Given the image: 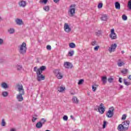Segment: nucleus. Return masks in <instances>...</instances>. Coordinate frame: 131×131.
Returning a JSON list of instances; mask_svg holds the SVG:
<instances>
[{"label":"nucleus","instance_id":"obj_1","mask_svg":"<svg viewBox=\"0 0 131 131\" xmlns=\"http://www.w3.org/2000/svg\"><path fill=\"white\" fill-rule=\"evenodd\" d=\"M17 92H19V94L16 95V99L18 102H22L24 100L22 96L25 94V91L22 84H17Z\"/></svg>","mask_w":131,"mask_h":131},{"label":"nucleus","instance_id":"obj_2","mask_svg":"<svg viewBox=\"0 0 131 131\" xmlns=\"http://www.w3.org/2000/svg\"><path fill=\"white\" fill-rule=\"evenodd\" d=\"M129 126V121L126 120L122 123L121 124H119L118 126V130L119 131H125L128 129Z\"/></svg>","mask_w":131,"mask_h":131},{"label":"nucleus","instance_id":"obj_3","mask_svg":"<svg viewBox=\"0 0 131 131\" xmlns=\"http://www.w3.org/2000/svg\"><path fill=\"white\" fill-rule=\"evenodd\" d=\"M18 50L20 54L24 55L26 54V51L27 50V47H26V43L23 42L21 45L18 46Z\"/></svg>","mask_w":131,"mask_h":131},{"label":"nucleus","instance_id":"obj_4","mask_svg":"<svg viewBox=\"0 0 131 131\" xmlns=\"http://www.w3.org/2000/svg\"><path fill=\"white\" fill-rule=\"evenodd\" d=\"M75 7H76V5L73 4L70 6V9L69 10V14L71 17H73L74 16L75 14Z\"/></svg>","mask_w":131,"mask_h":131},{"label":"nucleus","instance_id":"obj_5","mask_svg":"<svg viewBox=\"0 0 131 131\" xmlns=\"http://www.w3.org/2000/svg\"><path fill=\"white\" fill-rule=\"evenodd\" d=\"M114 110L115 109L113 106H112L109 108V110L106 113V116L108 117V118H111L112 117H113V116L114 115Z\"/></svg>","mask_w":131,"mask_h":131},{"label":"nucleus","instance_id":"obj_6","mask_svg":"<svg viewBox=\"0 0 131 131\" xmlns=\"http://www.w3.org/2000/svg\"><path fill=\"white\" fill-rule=\"evenodd\" d=\"M114 29H112L111 30V34H110V37L111 39H116L117 38V36L116 35V33L114 32Z\"/></svg>","mask_w":131,"mask_h":131},{"label":"nucleus","instance_id":"obj_7","mask_svg":"<svg viewBox=\"0 0 131 131\" xmlns=\"http://www.w3.org/2000/svg\"><path fill=\"white\" fill-rule=\"evenodd\" d=\"M54 73L56 76L57 78L58 79H62L63 78V75L61 74V72H60V70H55L54 71Z\"/></svg>","mask_w":131,"mask_h":131},{"label":"nucleus","instance_id":"obj_8","mask_svg":"<svg viewBox=\"0 0 131 131\" xmlns=\"http://www.w3.org/2000/svg\"><path fill=\"white\" fill-rule=\"evenodd\" d=\"M105 106H104V104L101 103L98 107V111L100 114H104L105 112Z\"/></svg>","mask_w":131,"mask_h":131},{"label":"nucleus","instance_id":"obj_9","mask_svg":"<svg viewBox=\"0 0 131 131\" xmlns=\"http://www.w3.org/2000/svg\"><path fill=\"white\" fill-rule=\"evenodd\" d=\"M116 48H117V45L116 43H114L111 45V47L108 48V51L110 53H112V52H115V50H116Z\"/></svg>","mask_w":131,"mask_h":131},{"label":"nucleus","instance_id":"obj_10","mask_svg":"<svg viewBox=\"0 0 131 131\" xmlns=\"http://www.w3.org/2000/svg\"><path fill=\"white\" fill-rule=\"evenodd\" d=\"M63 66L64 67H65V68H67L68 69H69L72 68L73 65L70 62L67 61L64 62Z\"/></svg>","mask_w":131,"mask_h":131},{"label":"nucleus","instance_id":"obj_11","mask_svg":"<svg viewBox=\"0 0 131 131\" xmlns=\"http://www.w3.org/2000/svg\"><path fill=\"white\" fill-rule=\"evenodd\" d=\"M64 29L66 32H70L71 31V29H70L69 25L67 23L64 24Z\"/></svg>","mask_w":131,"mask_h":131},{"label":"nucleus","instance_id":"obj_12","mask_svg":"<svg viewBox=\"0 0 131 131\" xmlns=\"http://www.w3.org/2000/svg\"><path fill=\"white\" fill-rule=\"evenodd\" d=\"M1 88L4 89V90H7V89H9V85L6 82H3L1 84Z\"/></svg>","mask_w":131,"mask_h":131},{"label":"nucleus","instance_id":"obj_13","mask_svg":"<svg viewBox=\"0 0 131 131\" xmlns=\"http://www.w3.org/2000/svg\"><path fill=\"white\" fill-rule=\"evenodd\" d=\"M37 80L38 81L45 80V76L43 75H37Z\"/></svg>","mask_w":131,"mask_h":131},{"label":"nucleus","instance_id":"obj_14","mask_svg":"<svg viewBox=\"0 0 131 131\" xmlns=\"http://www.w3.org/2000/svg\"><path fill=\"white\" fill-rule=\"evenodd\" d=\"M101 21H107L108 20V15L107 14H102L100 17Z\"/></svg>","mask_w":131,"mask_h":131},{"label":"nucleus","instance_id":"obj_15","mask_svg":"<svg viewBox=\"0 0 131 131\" xmlns=\"http://www.w3.org/2000/svg\"><path fill=\"white\" fill-rule=\"evenodd\" d=\"M15 21L17 25H23V21L21 19L16 18Z\"/></svg>","mask_w":131,"mask_h":131},{"label":"nucleus","instance_id":"obj_16","mask_svg":"<svg viewBox=\"0 0 131 131\" xmlns=\"http://www.w3.org/2000/svg\"><path fill=\"white\" fill-rule=\"evenodd\" d=\"M18 5L20 7L25 8V7H26V2L21 1V2H19Z\"/></svg>","mask_w":131,"mask_h":131},{"label":"nucleus","instance_id":"obj_17","mask_svg":"<svg viewBox=\"0 0 131 131\" xmlns=\"http://www.w3.org/2000/svg\"><path fill=\"white\" fill-rule=\"evenodd\" d=\"M73 103L74 104H78L79 103V100L77 99V97L74 96L72 98Z\"/></svg>","mask_w":131,"mask_h":131},{"label":"nucleus","instance_id":"obj_18","mask_svg":"<svg viewBox=\"0 0 131 131\" xmlns=\"http://www.w3.org/2000/svg\"><path fill=\"white\" fill-rule=\"evenodd\" d=\"M36 127L37 128H41L42 127V123H41V122H38L36 124Z\"/></svg>","mask_w":131,"mask_h":131},{"label":"nucleus","instance_id":"obj_19","mask_svg":"<svg viewBox=\"0 0 131 131\" xmlns=\"http://www.w3.org/2000/svg\"><path fill=\"white\" fill-rule=\"evenodd\" d=\"M115 8L117 10H120V4L117 2L115 4Z\"/></svg>","mask_w":131,"mask_h":131},{"label":"nucleus","instance_id":"obj_20","mask_svg":"<svg viewBox=\"0 0 131 131\" xmlns=\"http://www.w3.org/2000/svg\"><path fill=\"white\" fill-rule=\"evenodd\" d=\"M8 32H9L10 34H13L15 33V29H14V28H10L8 30Z\"/></svg>","mask_w":131,"mask_h":131},{"label":"nucleus","instance_id":"obj_21","mask_svg":"<svg viewBox=\"0 0 131 131\" xmlns=\"http://www.w3.org/2000/svg\"><path fill=\"white\" fill-rule=\"evenodd\" d=\"M123 80H124V83L125 85H127V86L130 85V84H131L130 82L126 81V79H124Z\"/></svg>","mask_w":131,"mask_h":131},{"label":"nucleus","instance_id":"obj_22","mask_svg":"<svg viewBox=\"0 0 131 131\" xmlns=\"http://www.w3.org/2000/svg\"><path fill=\"white\" fill-rule=\"evenodd\" d=\"M102 81L103 82V83H106V82H107V77L106 76L102 77Z\"/></svg>","mask_w":131,"mask_h":131},{"label":"nucleus","instance_id":"obj_23","mask_svg":"<svg viewBox=\"0 0 131 131\" xmlns=\"http://www.w3.org/2000/svg\"><path fill=\"white\" fill-rule=\"evenodd\" d=\"M64 90H65V87L60 86L58 88V91L60 93H61V92H63V91H64Z\"/></svg>","mask_w":131,"mask_h":131},{"label":"nucleus","instance_id":"obj_24","mask_svg":"<svg viewBox=\"0 0 131 131\" xmlns=\"http://www.w3.org/2000/svg\"><path fill=\"white\" fill-rule=\"evenodd\" d=\"M74 55V51H71L69 52L68 53V56L69 57H72Z\"/></svg>","mask_w":131,"mask_h":131},{"label":"nucleus","instance_id":"obj_25","mask_svg":"<svg viewBox=\"0 0 131 131\" xmlns=\"http://www.w3.org/2000/svg\"><path fill=\"white\" fill-rule=\"evenodd\" d=\"M128 71V70H127L126 69H124L123 70L121 71V72L123 74H126V73H127Z\"/></svg>","mask_w":131,"mask_h":131},{"label":"nucleus","instance_id":"obj_26","mask_svg":"<svg viewBox=\"0 0 131 131\" xmlns=\"http://www.w3.org/2000/svg\"><path fill=\"white\" fill-rule=\"evenodd\" d=\"M39 69H40V71H45V70L47 69V67L45 66H42L40 67V68H39Z\"/></svg>","mask_w":131,"mask_h":131},{"label":"nucleus","instance_id":"obj_27","mask_svg":"<svg viewBox=\"0 0 131 131\" xmlns=\"http://www.w3.org/2000/svg\"><path fill=\"white\" fill-rule=\"evenodd\" d=\"M95 33L97 36H100L102 33V31L100 30L96 31Z\"/></svg>","mask_w":131,"mask_h":131},{"label":"nucleus","instance_id":"obj_28","mask_svg":"<svg viewBox=\"0 0 131 131\" xmlns=\"http://www.w3.org/2000/svg\"><path fill=\"white\" fill-rule=\"evenodd\" d=\"M69 47L70 48H71V49H73L75 48V43L72 42L69 44Z\"/></svg>","mask_w":131,"mask_h":131},{"label":"nucleus","instance_id":"obj_29","mask_svg":"<svg viewBox=\"0 0 131 131\" xmlns=\"http://www.w3.org/2000/svg\"><path fill=\"white\" fill-rule=\"evenodd\" d=\"M43 10L46 11V12H49L50 11V7L48 6H45L43 7Z\"/></svg>","mask_w":131,"mask_h":131},{"label":"nucleus","instance_id":"obj_30","mask_svg":"<svg viewBox=\"0 0 131 131\" xmlns=\"http://www.w3.org/2000/svg\"><path fill=\"white\" fill-rule=\"evenodd\" d=\"M124 62L123 61H122L121 62H117V65L119 67H121V66H123L124 65Z\"/></svg>","mask_w":131,"mask_h":131},{"label":"nucleus","instance_id":"obj_31","mask_svg":"<svg viewBox=\"0 0 131 131\" xmlns=\"http://www.w3.org/2000/svg\"><path fill=\"white\" fill-rule=\"evenodd\" d=\"M16 68L18 71H21V70H22V66L17 65L16 66Z\"/></svg>","mask_w":131,"mask_h":131},{"label":"nucleus","instance_id":"obj_32","mask_svg":"<svg viewBox=\"0 0 131 131\" xmlns=\"http://www.w3.org/2000/svg\"><path fill=\"white\" fill-rule=\"evenodd\" d=\"M122 19L124 21H126V20H127V16L126 15H125V14H124L122 16Z\"/></svg>","mask_w":131,"mask_h":131},{"label":"nucleus","instance_id":"obj_33","mask_svg":"<svg viewBox=\"0 0 131 131\" xmlns=\"http://www.w3.org/2000/svg\"><path fill=\"white\" fill-rule=\"evenodd\" d=\"M8 95H9L8 92L5 91L2 93V96H3V97H7Z\"/></svg>","mask_w":131,"mask_h":131},{"label":"nucleus","instance_id":"obj_34","mask_svg":"<svg viewBox=\"0 0 131 131\" xmlns=\"http://www.w3.org/2000/svg\"><path fill=\"white\" fill-rule=\"evenodd\" d=\"M1 125L2 126H6V121H5L4 119H3L2 120Z\"/></svg>","mask_w":131,"mask_h":131},{"label":"nucleus","instance_id":"obj_35","mask_svg":"<svg viewBox=\"0 0 131 131\" xmlns=\"http://www.w3.org/2000/svg\"><path fill=\"white\" fill-rule=\"evenodd\" d=\"M42 71H40L39 69H38L37 71V75H41V73H42Z\"/></svg>","mask_w":131,"mask_h":131},{"label":"nucleus","instance_id":"obj_36","mask_svg":"<svg viewBox=\"0 0 131 131\" xmlns=\"http://www.w3.org/2000/svg\"><path fill=\"white\" fill-rule=\"evenodd\" d=\"M96 90H97V85L95 84V85H92V90L94 92H96Z\"/></svg>","mask_w":131,"mask_h":131},{"label":"nucleus","instance_id":"obj_37","mask_svg":"<svg viewBox=\"0 0 131 131\" xmlns=\"http://www.w3.org/2000/svg\"><path fill=\"white\" fill-rule=\"evenodd\" d=\"M47 122V120L45 118H42L41 119V123L42 124H45V123Z\"/></svg>","mask_w":131,"mask_h":131},{"label":"nucleus","instance_id":"obj_38","mask_svg":"<svg viewBox=\"0 0 131 131\" xmlns=\"http://www.w3.org/2000/svg\"><path fill=\"white\" fill-rule=\"evenodd\" d=\"M98 9H101V8H103V3H99L98 5Z\"/></svg>","mask_w":131,"mask_h":131},{"label":"nucleus","instance_id":"obj_39","mask_svg":"<svg viewBox=\"0 0 131 131\" xmlns=\"http://www.w3.org/2000/svg\"><path fill=\"white\" fill-rule=\"evenodd\" d=\"M113 78H108V79H107V81L108 82H110V83H112V82H113Z\"/></svg>","mask_w":131,"mask_h":131},{"label":"nucleus","instance_id":"obj_40","mask_svg":"<svg viewBox=\"0 0 131 131\" xmlns=\"http://www.w3.org/2000/svg\"><path fill=\"white\" fill-rule=\"evenodd\" d=\"M126 118V115L125 114L123 115L121 118L122 120H125Z\"/></svg>","mask_w":131,"mask_h":131},{"label":"nucleus","instance_id":"obj_41","mask_svg":"<svg viewBox=\"0 0 131 131\" xmlns=\"http://www.w3.org/2000/svg\"><path fill=\"white\" fill-rule=\"evenodd\" d=\"M63 119L64 121H67L68 120V117L67 116H64L63 117Z\"/></svg>","mask_w":131,"mask_h":131},{"label":"nucleus","instance_id":"obj_42","mask_svg":"<svg viewBox=\"0 0 131 131\" xmlns=\"http://www.w3.org/2000/svg\"><path fill=\"white\" fill-rule=\"evenodd\" d=\"M128 7L130 10H131V0H130L128 3Z\"/></svg>","mask_w":131,"mask_h":131},{"label":"nucleus","instance_id":"obj_43","mask_svg":"<svg viewBox=\"0 0 131 131\" xmlns=\"http://www.w3.org/2000/svg\"><path fill=\"white\" fill-rule=\"evenodd\" d=\"M47 49L48 50V51H51V50H52V47H51L50 45H48L47 46Z\"/></svg>","mask_w":131,"mask_h":131},{"label":"nucleus","instance_id":"obj_44","mask_svg":"<svg viewBox=\"0 0 131 131\" xmlns=\"http://www.w3.org/2000/svg\"><path fill=\"white\" fill-rule=\"evenodd\" d=\"M83 81H84L83 79H80V80H79L78 84L79 85L82 84V82H83Z\"/></svg>","mask_w":131,"mask_h":131},{"label":"nucleus","instance_id":"obj_45","mask_svg":"<svg viewBox=\"0 0 131 131\" xmlns=\"http://www.w3.org/2000/svg\"><path fill=\"white\" fill-rule=\"evenodd\" d=\"M91 45L92 46H97V41H92V43H91Z\"/></svg>","mask_w":131,"mask_h":131},{"label":"nucleus","instance_id":"obj_46","mask_svg":"<svg viewBox=\"0 0 131 131\" xmlns=\"http://www.w3.org/2000/svg\"><path fill=\"white\" fill-rule=\"evenodd\" d=\"M100 48V46H97L96 47H94V51H98V50H99V48Z\"/></svg>","mask_w":131,"mask_h":131},{"label":"nucleus","instance_id":"obj_47","mask_svg":"<svg viewBox=\"0 0 131 131\" xmlns=\"http://www.w3.org/2000/svg\"><path fill=\"white\" fill-rule=\"evenodd\" d=\"M107 123V122H106L105 121H104L103 122V128H105V127H106V124Z\"/></svg>","mask_w":131,"mask_h":131},{"label":"nucleus","instance_id":"obj_48","mask_svg":"<svg viewBox=\"0 0 131 131\" xmlns=\"http://www.w3.org/2000/svg\"><path fill=\"white\" fill-rule=\"evenodd\" d=\"M37 119V118H35L34 117H33V119L32 120V121H33V122H35V121H36Z\"/></svg>","mask_w":131,"mask_h":131},{"label":"nucleus","instance_id":"obj_49","mask_svg":"<svg viewBox=\"0 0 131 131\" xmlns=\"http://www.w3.org/2000/svg\"><path fill=\"white\" fill-rule=\"evenodd\" d=\"M4 43V40L3 39L0 38V46H2Z\"/></svg>","mask_w":131,"mask_h":131},{"label":"nucleus","instance_id":"obj_50","mask_svg":"<svg viewBox=\"0 0 131 131\" xmlns=\"http://www.w3.org/2000/svg\"><path fill=\"white\" fill-rule=\"evenodd\" d=\"M34 71L35 72H36V74H37V67H35L34 68Z\"/></svg>","mask_w":131,"mask_h":131},{"label":"nucleus","instance_id":"obj_51","mask_svg":"<svg viewBox=\"0 0 131 131\" xmlns=\"http://www.w3.org/2000/svg\"><path fill=\"white\" fill-rule=\"evenodd\" d=\"M119 82H120V83H122V78L120 77L119 78Z\"/></svg>","mask_w":131,"mask_h":131},{"label":"nucleus","instance_id":"obj_52","mask_svg":"<svg viewBox=\"0 0 131 131\" xmlns=\"http://www.w3.org/2000/svg\"><path fill=\"white\" fill-rule=\"evenodd\" d=\"M42 3H43L45 5H46L47 3H48V0H42Z\"/></svg>","mask_w":131,"mask_h":131},{"label":"nucleus","instance_id":"obj_53","mask_svg":"<svg viewBox=\"0 0 131 131\" xmlns=\"http://www.w3.org/2000/svg\"><path fill=\"white\" fill-rule=\"evenodd\" d=\"M70 94H71V95H75V92H73V91H71V92H70Z\"/></svg>","mask_w":131,"mask_h":131},{"label":"nucleus","instance_id":"obj_54","mask_svg":"<svg viewBox=\"0 0 131 131\" xmlns=\"http://www.w3.org/2000/svg\"><path fill=\"white\" fill-rule=\"evenodd\" d=\"M70 118L73 120H74L75 119V118H74V117H73V116L71 115Z\"/></svg>","mask_w":131,"mask_h":131},{"label":"nucleus","instance_id":"obj_55","mask_svg":"<svg viewBox=\"0 0 131 131\" xmlns=\"http://www.w3.org/2000/svg\"><path fill=\"white\" fill-rule=\"evenodd\" d=\"M53 1L54 2V3L57 4V3H58V2H60V0H53Z\"/></svg>","mask_w":131,"mask_h":131},{"label":"nucleus","instance_id":"obj_56","mask_svg":"<svg viewBox=\"0 0 131 131\" xmlns=\"http://www.w3.org/2000/svg\"><path fill=\"white\" fill-rule=\"evenodd\" d=\"M3 17H2V16H0V22H2V21H3Z\"/></svg>","mask_w":131,"mask_h":131},{"label":"nucleus","instance_id":"obj_57","mask_svg":"<svg viewBox=\"0 0 131 131\" xmlns=\"http://www.w3.org/2000/svg\"><path fill=\"white\" fill-rule=\"evenodd\" d=\"M121 62H123V61L121 59H120L118 60V63H119V62L121 63Z\"/></svg>","mask_w":131,"mask_h":131},{"label":"nucleus","instance_id":"obj_58","mask_svg":"<svg viewBox=\"0 0 131 131\" xmlns=\"http://www.w3.org/2000/svg\"><path fill=\"white\" fill-rule=\"evenodd\" d=\"M10 131H16V129H15V128H11V129H10Z\"/></svg>","mask_w":131,"mask_h":131},{"label":"nucleus","instance_id":"obj_59","mask_svg":"<svg viewBox=\"0 0 131 131\" xmlns=\"http://www.w3.org/2000/svg\"><path fill=\"white\" fill-rule=\"evenodd\" d=\"M128 79H130L131 80V75H129L128 77Z\"/></svg>","mask_w":131,"mask_h":131},{"label":"nucleus","instance_id":"obj_60","mask_svg":"<svg viewBox=\"0 0 131 131\" xmlns=\"http://www.w3.org/2000/svg\"><path fill=\"white\" fill-rule=\"evenodd\" d=\"M120 89H123V86L122 85H120Z\"/></svg>","mask_w":131,"mask_h":131},{"label":"nucleus","instance_id":"obj_61","mask_svg":"<svg viewBox=\"0 0 131 131\" xmlns=\"http://www.w3.org/2000/svg\"><path fill=\"white\" fill-rule=\"evenodd\" d=\"M122 54H124V51H122Z\"/></svg>","mask_w":131,"mask_h":131},{"label":"nucleus","instance_id":"obj_62","mask_svg":"<svg viewBox=\"0 0 131 131\" xmlns=\"http://www.w3.org/2000/svg\"><path fill=\"white\" fill-rule=\"evenodd\" d=\"M0 108H1V103H0Z\"/></svg>","mask_w":131,"mask_h":131}]
</instances>
